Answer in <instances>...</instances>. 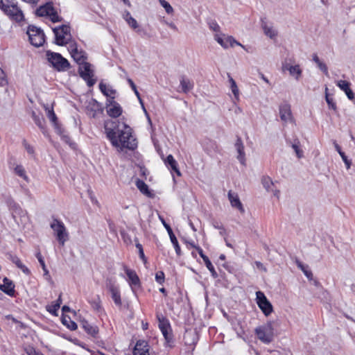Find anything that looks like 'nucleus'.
Listing matches in <instances>:
<instances>
[{
  "label": "nucleus",
  "mask_w": 355,
  "mask_h": 355,
  "mask_svg": "<svg viewBox=\"0 0 355 355\" xmlns=\"http://www.w3.org/2000/svg\"><path fill=\"white\" fill-rule=\"evenodd\" d=\"M123 130H121L118 121H105L104 128L106 137L114 147L134 150L137 148V142L132 136V130L125 123H123Z\"/></svg>",
  "instance_id": "obj_1"
},
{
  "label": "nucleus",
  "mask_w": 355,
  "mask_h": 355,
  "mask_svg": "<svg viewBox=\"0 0 355 355\" xmlns=\"http://www.w3.org/2000/svg\"><path fill=\"white\" fill-rule=\"evenodd\" d=\"M0 9L9 19L16 23L25 21L23 11L15 0H0Z\"/></svg>",
  "instance_id": "obj_2"
},
{
  "label": "nucleus",
  "mask_w": 355,
  "mask_h": 355,
  "mask_svg": "<svg viewBox=\"0 0 355 355\" xmlns=\"http://www.w3.org/2000/svg\"><path fill=\"white\" fill-rule=\"evenodd\" d=\"M46 57L50 67L58 72L66 71L71 67L68 60L59 53L48 50L46 51Z\"/></svg>",
  "instance_id": "obj_3"
},
{
  "label": "nucleus",
  "mask_w": 355,
  "mask_h": 355,
  "mask_svg": "<svg viewBox=\"0 0 355 355\" xmlns=\"http://www.w3.org/2000/svg\"><path fill=\"white\" fill-rule=\"evenodd\" d=\"M26 34L28 35L30 43L35 47L42 46L45 42L46 36L41 28L32 24L28 25Z\"/></svg>",
  "instance_id": "obj_4"
},
{
  "label": "nucleus",
  "mask_w": 355,
  "mask_h": 355,
  "mask_svg": "<svg viewBox=\"0 0 355 355\" xmlns=\"http://www.w3.org/2000/svg\"><path fill=\"white\" fill-rule=\"evenodd\" d=\"M50 227L54 231L59 244L64 246L65 242L69 239V234L64 223L61 220L53 218Z\"/></svg>",
  "instance_id": "obj_5"
},
{
  "label": "nucleus",
  "mask_w": 355,
  "mask_h": 355,
  "mask_svg": "<svg viewBox=\"0 0 355 355\" xmlns=\"http://www.w3.org/2000/svg\"><path fill=\"white\" fill-rule=\"evenodd\" d=\"M55 35L54 43L58 46H65L69 43V39H67L66 36L71 35V28L69 25L62 24L52 28Z\"/></svg>",
  "instance_id": "obj_6"
},
{
  "label": "nucleus",
  "mask_w": 355,
  "mask_h": 355,
  "mask_svg": "<svg viewBox=\"0 0 355 355\" xmlns=\"http://www.w3.org/2000/svg\"><path fill=\"white\" fill-rule=\"evenodd\" d=\"M79 76L87 83L89 87H93L96 83V78H94V70L92 69V64L89 62L84 63L78 69Z\"/></svg>",
  "instance_id": "obj_7"
},
{
  "label": "nucleus",
  "mask_w": 355,
  "mask_h": 355,
  "mask_svg": "<svg viewBox=\"0 0 355 355\" xmlns=\"http://www.w3.org/2000/svg\"><path fill=\"white\" fill-rule=\"evenodd\" d=\"M257 338L265 343H270L273 340L274 329L271 322L266 324L259 326L255 329Z\"/></svg>",
  "instance_id": "obj_8"
},
{
  "label": "nucleus",
  "mask_w": 355,
  "mask_h": 355,
  "mask_svg": "<svg viewBox=\"0 0 355 355\" xmlns=\"http://www.w3.org/2000/svg\"><path fill=\"white\" fill-rule=\"evenodd\" d=\"M256 301L259 308L266 316H268L273 311V307L265 294L259 291L256 292Z\"/></svg>",
  "instance_id": "obj_9"
},
{
  "label": "nucleus",
  "mask_w": 355,
  "mask_h": 355,
  "mask_svg": "<svg viewBox=\"0 0 355 355\" xmlns=\"http://www.w3.org/2000/svg\"><path fill=\"white\" fill-rule=\"evenodd\" d=\"M70 48V54L74 60V61L79 65V67H81V65H83L84 63L87 62V53L83 50L79 51L78 49L76 43H74L73 45H71Z\"/></svg>",
  "instance_id": "obj_10"
},
{
  "label": "nucleus",
  "mask_w": 355,
  "mask_h": 355,
  "mask_svg": "<svg viewBox=\"0 0 355 355\" xmlns=\"http://www.w3.org/2000/svg\"><path fill=\"white\" fill-rule=\"evenodd\" d=\"M123 270L128 277V280L132 290L135 291V288L141 287V281L137 272L132 269L128 268L127 266H123Z\"/></svg>",
  "instance_id": "obj_11"
},
{
  "label": "nucleus",
  "mask_w": 355,
  "mask_h": 355,
  "mask_svg": "<svg viewBox=\"0 0 355 355\" xmlns=\"http://www.w3.org/2000/svg\"><path fill=\"white\" fill-rule=\"evenodd\" d=\"M44 107L46 112V116L53 123V125L58 135L62 134L61 128L62 125L58 122V117L53 110V105H52L51 107H49V105H44Z\"/></svg>",
  "instance_id": "obj_12"
},
{
  "label": "nucleus",
  "mask_w": 355,
  "mask_h": 355,
  "mask_svg": "<svg viewBox=\"0 0 355 355\" xmlns=\"http://www.w3.org/2000/svg\"><path fill=\"white\" fill-rule=\"evenodd\" d=\"M0 291L10 297H15V285L11 279L5 277L3 279V284H0Z\"/></svg>",
  "instance_id": "obj_13"
},
{
  "label": "nucleus",
  "mask_w": 355,
  "mask_h": 355,
  "mask_svg": "<svg viewBox=\"0 0 355 355\" xmlns=\"http://www.w3.org/2000/svg\"><path fill=\"white\" fill-rule=\"evenodd\" d=\"M87 111L92 118H95L98 114L103 113L104 108L101 103L97 101L95 98H92L89 105L87 107Z\"/></svg>",
  "instance_id": "obj_14"
},
{
  "label": "nucleus",
  "mask_w": 355,
  "mask_h": 355,
  "mask_svg": "<svg viewBox=\"0 0 355 355\" xmlns=\"http://www.w3.org/2000/svg\"><path fill=\"white\" fill-rule=\"evenodd\" d=\"M198 340L199 334L196 329L186 330L183 336V340L186 345L195 347Z\"/></svg>",
  "instance_id": "obj_15"
},
{
  "label": "nucleus",
  "mask_w": 355,
  "mask_h": 355,
  "mask_svg": "<svg viewBox=\"0 0 355 355\" xmlns=\"http://www.w3.org/2000/svg\"><path fill=\"white\" fill-rule=\"evenodd\" d=\"M161 220L162 221V223H163L164 227L167 230V232H168V234L169 235L171 241V243L173 245V247L175 248V252H176L178 257H180L182 255V252H181L180 246L179 245V243L178 241V239H177L175 235L173 233V231L172 228L171 227L170 225L166 223L163 218H162Z\"/></svg>",
  "instance_id": "obj_16"
},
{
  "label": "nucleus",
  "mask_w": 355,
  "mask_h": 355,
  "mask_svg": "<svg viewBox=\"0 0 355 355\" xmlns=\"http://www.w3.org/2000/svg\"><path fill=\"white\" fill-rule=\"evenodd\" d=\"M5 202L7 206L8 207L9 209L12 211L13 218H15L14 214H17L20 216L23 215V209H21L20 205L18 203H17L10 196H8L6 198Z\"/></svg>",
  "instance_id": "obj_17"
},
{
  "label": "nucleus",
  "mask_w": 355,
  "mask_h": 355,
  "mask_svg": "<svg viewBox=\"0 0 355 355\" xmlns=\"http://www.w3.org/2000/svg\"><path fill=\"white\" fill-rule=\"evenodd\" d=\"M279 116L282 121L287 122L292 120V112L289 103L285 102L279 105Z\"/></svg>",
  "instance_id": "obj_18"
},
{
  "label": "nucleus",
  "mask_w": 355,
  "mask_h": 355,
  "mask_svg": "<svg viewBox=\"0 0 355 355\" xmlns=\"http://www.w3.org/2000/svg\"><path fill=\"white\" fill-rule=\"evenodd\" d=\"M228 199L232 207L236 208L241 214L245 213V209L237 193L230 191L228 192Z\"/></svg>",
  "instance_id": "obj_19"
},
{
  "label": "nucleus",
  "mask_w": 355,
  "mask_h": 355,
  "mask_svg": "<svg viewBox=\"0 0 355 355\" xmlns=\"http://www.w3.org/2000/svg\"><path fill=\"white\" fill-rule=\"evenodd\" d=\"M164 163L171 173H175L178 176H181V172L178 164L172 155H168L164 160Z\"/></svg>",
  "instance_id": "obj_20"
},
{
  "label": "nucleus",
  "mask_w": 355,
  "mask_h": 355,
  "mask_svg": "<svg viewBox=\"0 0 355 355\" xmlns=\"http://www.w3.org/2000/svg\"><path fill=\"white\" fill-rule=\"evenodd\" d=\"M6 257L10 261L15 263L18 268L21 269L24 274L27 275H31V270L22 263L20 259L17 255L8 252Z\"/></svg>",
  "instance_id": "obj_21"
},
{
  "label": "nucleus",
  "mask_w": 355,
  "mask_h": 355,
  "mask_svg": "<svg viewBox=\"0 0 355 355\" xmlns=\"http://www.w3.org/2000/svg\"><path fill=\"white\" fill-rule=\"evenodd\" d=\"M235 148L238 153L237 159L239 160L241 164H245V152H244V145H243L241 138L239 136L236 137Z\"/></svg>",
  "instance_id": "obj_22"
},
{
  "label": "nucleus",
  "mask_w": 355,
  "mask_h": 355,
  "mask_svg": "<svg viewBox=\"0 0 355 355\" xmlns=\"http://www.w3.org/2000/svg\"><path fill=\"white\" fill-rule=\"evenodd\" d=\"M283 69L284 70H288L290 75L294 76L297 80H298L302 76V71L299 64L293 66L289 64H284Z\"/></svg>",
  "instance_id": "obj_23"
},
{
  "label": "nucleus",
  "mask_w": 355,
  "mask_h": 355,
  "mask_svg": "<svg viewBox=\"0 0 355 355\" xmlns=\"http://www.w3.org/2000/svg\"><path fill=\"white\" fill-rule=\"evenodd\" d=\"M81 326L87 334L94 338H96L98 334V328L97 326H92L85 319L81 321Z\"/></svg>",
  "instance_id": "obj_24"
},
{
  "label": "nucleus",
  "mask_w": 355,
  "mask_h": 355,
  "mask_svg": "<svg viewBox=\"0 0 355 355\" xmlns=\"http://www.w3.org/2000/svg\"><path fill=\"white\" fill-rule=\"evenodd\" d=\"M337 85L340 88L341 90L345 92L347 98L349 100H353L354 98V93L350 88V83L347 80H339L337 83Z\"/></svg>",
  "instance_id": "obj_25"
},
{
  "label": "nucleus",
  "mask_w": 355,
  "mask_h": 355,
  "mask_svg": "<svg viewBox=\"0 0 355 355\" xmlns=\"http://www.w3.org/2000/svg\"><path fill=\"white\" fill-rule=\"evenodd\" d=\"M108 290L111 293L112 298L114 302V304L118 306H121L122 302L118 287L115 286L114 284H110Z\"/></svg>",
  "instance_id": "obj_26"
},
{
  "label": "nucleus",
  "mask_w": 355,
  "mask_h": 355,
  "mask_svg": "<svg viewBox=\"0 0 355 355\" xmlns=\"http://www.w3.org/2000/svg\"><path fill=\"white\" fill-rule=\"evenodd\" d=\"M136 186L142 194L149 198L154 197V193L152 192V191L150 190L149 187L145 183L144 181L140 179H137L136 181Z\"/></svg>",
  "instance_id": "obj_27"
},
{
  "label": "nucleus",
  "mask_w": 355,
  "mask_h": 355,
  "mask_svg": "<svg viewBox=\"0 0 355 355\" xmlns=\"http://www.w3.org/2000/svg\"><path fill=\"white\" fill-rule=\"evenodd\" d=\"M32 118L35 123L40 128L44 135H46L47 130L45 125V119L42 116H39L33 111L32 112Z\"/></svg>",
  "instance_id": "obj_28"
},
{
  "label": "nucleus",
  "mask_w": 355,
  "mask_h": 355,
  "mask_svg": "<svg viewBox=\"0 0 355 355\" xmlns=\"http://www.w3.org/2000/svg\"><path fill=\"white\" fill-rule=\"evenodd\" d=\"M161 331L165 339V346L173 348L174 347L175 340L172 332V329L171 328V330L165 329Z\"/></svg>",
  "instance_id": "obj_29"
},
{
  "label": "nucleus",
  "mask_w": 355,
  "mask_h": 355,
  "mask_svg": "<svg viewBox=\"0 0 355 355\" xmlns=\"http://www.w3.org/2000/svg\"><path fill=\"white\" fill-rule=\"evenodd\" d=\"M46 6L49 7V9L50 8V10H51L49 17H50V20L53 23L60 22L63 20V18L58 15V13L57 10H55V8H54L53 3L52 1L46 2Z\"/></svg>",
  "instance_id": "obj_30"
},
{
  "label": "nucleus",
  "mask_w": 355,
  "mask_h": 355,
  "mask_svg": "<svg viewBox=\"0 0 355 355\" xmlns=\"http://www.w3.org/2000/svg\"><path fill=\"white\" fill-rule=\"evenodd\" d=\"M182 92L187 94L193 87V83L187 78L184 76H182L180 80Z\"/></svg>",
  "instance_id": "obj_31"
},
{
  "label": "nucleus",
  "mask_w": 355,
  "mask_h": 355,
  "mask_svg": "<svg viewBox=\"0 0 355 355\" xmlns=\"http://www.w3.org/2000/svg\"><path fill=\"white\" fill-rule=\"evenodd\" d=\"M157 319L158 320V326L161 331L165 329L171 330V326L168 319L164 316L162 314H157Z\"/></svg>",
  "instance_id": "obj_32"
},
{
  "label": "nucleus",
  "mask_w": 355,
  "mask_h": 355,
  "mask_svg": "<svg viewBox=\"0 0 355 355\" xmlns=\"http://www.w3.org/2000/svg\"><path fill=\"white\" fill-rule=\"evenodd\" d=\"M61 322L62 324L66 326L71 331H75L78 328L77 324L74 321L71 320L69 315H64V313H62L61 316Z\"/></svg>",
  "instance_id": "obj_33"
},
{
  "label": "nucleus",
  "mask_w": 355,
  "mask_h": 355,
  "mask_svg": "<svg viewBox=\"0 0 355 355\" xmlns=\"http://www.w3.org/2000/svg\"><path fill=\"white\" fill-rule=\"evenodd\" d=\"M123 112L122 107L119 103H115L114 106H112L107 109V114L112 118H117L121 115Z\"/></svg>",
  "instance_id": "obj_34"
},
{
  "label": "nucleus",
  "mask_w": 355,
  "mask_h": 355,
  "mask_svg": "<svg viewBox=\"0 0 355 355\" xmlns=\"http://www.w3.org/2000/svg\"><path fill=\"white\" fill-rule=\"evenodd\" d=\"M149 351L150 345L146 340H139L137 341L136 345L133 349V352H143Z\"/></svg>",
  "instance_id": "obj_35"
},
{
  "label": "nucleus",
  "mask_w": 355,
  "mask_h": 355,
  "mask_svg": "<svg viewBox=\"0 0 355 355\" xmlns=\"http://www.w3.org/2000/svg\"><path fill=\"white\" fill-rule=\"evenodd\" d=\"M261 27L263 30L264 34L272 39L277 35V32L272 29V27H268L267 23L261 19Z\"/></svg>",
  "instance_id": "obj_36"
},
{
  "label": "nucleus",
  "mask_w": 355,
  "mask_h": 355,
  "mask_svg": "<svg viewBox=\"0 0 355 355\" xmlns=\"http://www.w3.org/2000/svg\"><path fill=\"white\" fill-rule=\"evenodd\" d=\"M51 11V10L49 9V7L46 6V3H45L35 10V14L37 17H49Z\"/></svg>",
  "instance_id": "obj_37"
},
{
  "label": "nucleus",
  "mask_w": 355,
  "mask_h": 355,
  "mask_svg": "<svg viewBox=\"0 0 355 355\" xmlns=\"http://www.w3.org/2000/svg\"><path fill=\"white\" fill-rule=\"evenodd\" d=\"M313 61L316 63V64L318 65V67L326 75V76H328L329 74V72H328V67L326 65V64H324V62H322L320 58H318L317 53H313Z\"/></svg>",
  "instance_id": "obj_38"
},
{
  "label": "nucleus",
  "mask_w": 355,
  "mask_h": 355,
  "mask_svg": "<svg viewBox=\"0 0 355 355\" xmlns=\"http://www.w3.org/2000/svg\"><path fill=\"white\" fill-rule=\"evenodd\" d=\"M35 257L37 259L40 266H42V270H44V276H47L48 277V279L51 280V276L49 275V272L46 266V264H45V262H44V258L42 256L41 253L40 252H37L36 254H35Z\"/></svg>",
  "instance_id": "obj_39"
},
{
  "label": "nucleus",
  "mask_w": 355,
  "mask_h": 355,
  "mask_svg": "<svg viewBox=\"0 0 355 355\" xmlns=\"http://www.w3.org/2000/svg\"><path fill=\"white\" fill-rule=\"evenodd\" d=\"M325 100L328 105L329 109L336 111L337 110L336 103L334 101L332 97L328 93V88H325Z\"/></svg>",
  "instance_id": "obj_40"
},
{
  "label": "nucleus",
  "mask_w": 355,
  "mask_h": 355,
  "mask_svg": "<svg viewBox=\"0 0 355 355\" xmlns=\"http://www.w3.org/2000/svg\"><path fill=\"white\" fill-rule=\"evenodd\" d=\"M62 134L60 135L62 137V139L72 149H76L77 147V144L76 142L73 141L70 137L68 135L64 134V129L61 128Z\"/></svg>",
  "instance_id": "obj_41"
},
{
  "label": "nucleus",
  "mask_w": 355,
  "mask_h": 355,
  "mask_svg": "<svg viewBox=\"0 0 355 355\" xmlns=\"http://www.w3.org/2000/svg\"><path fill=\"white\" fill-rule=\"evenodd\" d=\"M296 263H297V267L302 270V272H304V275L309 279H313V273H312V272L310 270L308 269V266L304 265L300 261H297Z\"/></svg>",
  "instance_id": "obj_42"
},
{
  "label": "nucleus",
  "mask_w": 355,
  "mask_h": 355,
  "mask_svg": "<svg viewBox=\"0 0 355 355\" xmlns=\"http://www.w3.org/2000/svg\"><path fill=\"white\" fill-rule=\"evenodd\" d=\"M203 261L205 262L206 267L211 272L212 277L214 279L217 278L218 277V275L216 271L214 266L212 265L211 261L209 260V257H206V259H205Z\"/></svg>",
  "instance_id": "obj_43"
},
{
  "label": "nucleus",
  "mask_w": 355,
  "mask_h": 355,
  "mask_svg": "<svg viewBox=\"0 0 355 355\" xmlns=\"http://www.w3.org/2000/svg\"><path fill=\"white\" fill-rule=\"evenodd\" d=\"M261 184L267 191H270L271 190V186L273 185V182L270 177L263 176L261 178Z\"/></svg>",
  "instance_id": "obj_44"
},
{
  "label": "nucleus",
  "mask_w": 355,
  "mask_h": 355,
  "mask_svg": "<svg viewBox=\"0 0 355 355\" xmlns=\"http://www.w3.org/2000/svg\"><path fill=\"white\" fill-rule=\"evenodd\" d=\"M15 172L17 175L22 178L24 180H28V178L26 174V171L21 165H17V166L15 168Z\"/></svg>",
  "instance_id": "obj_45"
},
{
  "label": "nucleus",
  "mask_w": 355,
  "mask_h": 355,
  "mask_svg": "<svg viewBox=\"0 0 355 355\" xmlns=\"http://www.w3.org/2000/svg\"><path fill=\"white\" fill-rule=\"evenodd\" d=\"M89 303L94 310H95L98 312L101 311V309H102L101 301L99 295H97L96 298L93 300L92 301L89 302Z\"/></svg>",
  "instance_id": "obj_46"
},
{
  "label": "nucleus",
  "mask_w": 355,
  "mask_h": 355,
  "mask_svg": "<svg viewBox=\"0 0 355 355\" xmlns=\"http://www.w3.org/2000/svg\"><path fill=\"white\" fill-rule=\"evenodd\" d=\"M136 248L138 249L139 258L143 261L144 263L146 264L147 263V258L144 254L142 245L139 243H137Z\"/></svg>",
  "instance_id": "obj_47"
},
{
  "label": "nucleus",
  "mask_w": 355,
  "mask_h": 355,
  "mask_svg": "<svg viewBox=\"0 0 355 355\" xmlns=\"http://www.w3.org/2000/svg\"><path fill=\"white\" fill-rule=\"evenodd\" d=\"M292 148L294 149L298 158L303 157V151L300 148V141L298 140L295 141L292 144Z\"/></svg>",
  "instance_id": "obj_48"
},
{
  "label": "nucleus",
  "mask_w": 355,
  "mask_h": 355,
  "mask_svg": "<svg viewBox=\"0 0 355 355\" xmlns=\"http://www.w3.org/2000/svg\"><path fill=\"white\" fill-rule=\"evenodd\" d=\"M160 5L165 9L167 14L173 12V8L166 0H159Z\"/></svg>",
  "instance_id": "obj_49"
},
{
  "label": "nucleus",
  "mask_w": 355,
  "mask_h": 355,
  "mask_svg": "<svg viewBox=\"0 0 355 355\" xmlns=\"http://www.w3.org/2000/svg\"><path fill=\"white\" fill-rule=\"evenodd\" d=\"M46 311L51 313L53 315L58 316V311L60 309L58 304H53L46 306Z\"/></svg>",
  "instance_id": "obj_50"
},
{
  "label": "nucleus",
  "mask_w": 355,
  "mask_h": 355,
  "mask_svg": "<svg viewBox=\"0 0 355 355\" xmlns=\"http://www.w3.org/2000/svg\"><path fill=\"white\" fill-rule=\"evenodd\" d=\"M155 280L159 284H163L165 280V275L163 271H158L155 274Z\"/></svg>",
  "instance_id": "obj_51"
},
{
  "label": "nucleus",
  "mask_w": 355,
  "mask_h": 355,
  "mask_svg": "<svg viewBox=\"0 0 355 355\" xmlns=\"http://www.w3.org/2000/svg\"><path fill=\"white\" fill-rule=\"evenodd\" d=\"M8 85L6 75L4 71L0 68V87H3Z\"/></svg>",
  "instance_id": "obj_52"
},
{
  "label": "nucleus",
  "mask_w": 355,
  "mask_h": 355,
  "mask_svg": "<svg viewBox=\"0 0 355 355\" xmlns=\"http://www.w3.org/2000/svg\"><path fill=\"white\" fill-rule=\"evenodd\" d=\"M22 144L24 146L26 150L27 151V153L28 154H30V155H34L35 154L34 148L32 146H31L29 144H28V142L26 141V139L23 140Z\"/></svg>",
  "instance_id": "obj_53"
},
{
  "label": "nucleus",
  "mask_w": 355,
  "mask_h": 355,
  "mask_svg": "<svg viewBox=\"0 0 355 355\" xmlns=\"http://www.w3.org/2000/svg\"><path fill=\"white\" fill-rule=\"evenodd\" d=\"M209 27L211 30L215 31V32H219L220 31V26L215 20H210L208 22Z\"/></svg>",
  "instance_id": "obj_54"
},
{
  "label": "nucleus",
  "mask_w": 355,
  "mask_h": 355,
  "mask_svg": "<svg viewBox=\"0 0 355 355\" xmlns=\"http://www.w3.org/2000/svg\"><path fill=\"white\" fill-rule=\"evenodd\" d=\"M127 23L134 30H136L137 28H139V24L137 20L132 17H129L128 19H127Z\"/></svg>",
  "instance_id": "obj_55"
},
{
  "label": "nucleus",
  "mask_w": 355,
  "mask_h": 355,
  "mask_svg": "<svg viewBox=\"0 0 355 355\" xmlns=\"http://www.w3.org/2000/svg\"><path fill=\"white\" fill-rule=\"evenodd\" d=\"M120 233H121V236L124 243H125L128 245L132 243V241L130 238V236L127 232H125L124 230H123V231H121Z\"/></svg>",
  "instance_id": "obj_56"
},
{
  "label": "nucleus",
  "mask_w": 355,
  "mask_h": 355,
  "mask_svg": "<svg viewBox=\"0 0 355 355\" xmlns=\"http://www.w3.org/2000/svg\"><path fill=\"white\" fill-rule=\"evenodd\" d=\"M226 42L229 43L230 46L232 47L234 46V44L243 47V46L240 42L236 41L232 36H227L226 38Z\"/></svg>",
  "instance_id": "obj_57"
},
{
  "label": "nucleus",
  "mask_w": 355,
  "mask_h": 355,
  "mask_svg": "<svg viewBox=\"0 0 355 355\" xmlns=\"http://www.w3.org/2000/svg\"><path fill=\"white\" fill-rule=\"evenodd\" d=\"M340 155L343 161L344 162L347 169H349L351 167V165H352V161L347 158V157L345 153H340Z\"/></svg>",
  "instance_id": "obj_58"
},
{
  "label": "nucleus",
  "mask_w": 355,
  "mask_h": 355,
  "mask_svg": "<svg viewBox=\"0 0 355 355\" xmlns=\"http://www.w3.org/2000/svg\"><path fill=\"white\" fill-rule=\"evenodd\" d=\"M127 81H128V84H129L130 87H131V89L134 91V92H135V95H136L137 96H139V92H138L137 88V86H136V85L135 84V83L133 82V80H132L131 78H127Z\"/></svg>",
  "instance_id": "obj_59"
},
{
  "label": "nucleus",
  "mask_w": 355,
  "mask_h": 355,
  "mask_svg": "<svg viewBox=\"0 0 355 355\" xmlns=\"http://www.w3.org/2000/svg\"><path fill=\"white\" fill-rule=\"evenodd\" d=\"M215 39L223 48H228L227 42H226V40L225 41L220 36L216 35Z\"/></svg>",
  "instance_id": "obj_60"
},
{
  "label": "nucleus",
  "mask_w": 355,
  "mask_h": 355,
  "mask_svg": "<svg viewBox=\"0 0 355 355\" xmlns=\"http://www.w3.org/2000/svg\"><path fill=\"white\" fill-rule=\"evenodd\" d=\"M99 89L101 90V92H102V94L107 96V97H110V94L108 93L107 90V87H106V85L104 84L103 82H101L99 83Z\"/></svg>",
  "instance_id": "obj_61"
},
{
  "label": "nucleus",
  "mask_w": 355,
  "mask_h": 355,
  "mask_svg": "<svg viewBox=\"0 0 355 355\" xmlns=\"http://www.w3.org/2000/svg\"><path fill=\"white\" fill-rule=\"evenodd\" d=\"M6 318L7 320H10L12 321V322L15 323V324H20V327H24V324L23 322L19 321L17 319H16L15 318L13 317L12 315L11 314H9V315H6Z\"/></svg>",
  "instance_id": "obj_62"
},
{
  "label": "nucleus",
  "mask_w": 355,
  "mask_h": 355,
  "mask_svg": "<svg viewBox=\"0 0 355 355\" xmlns=\"http://www.w3.org/2000/svg\"><path fill=\"white\" fill-rule=\"evenodd\" d=\"M231 89L234 94L235 100L239 101V90L237 85L234 86L232 88H231Z\"/></svg>",
  "instance_id": "obj_63"
},
{
  "label": "nucleus",
  "mask_w": 355,
  "mask_h": 355,
  "mask_svg": "<svg viewBox=\"0 0 355 355\" xmlns=\"http://www.w3.org/2000/svg\"><path fill=\"white\" fill-rule=\"evenodd\" d=\"M114 97H110V98H107V101H106V109L112 107V106H114V105H115V103H118L117 102H116L114 100Z\"/></svg>",
  "instance_id": "obj_64"
}]
</instances>
